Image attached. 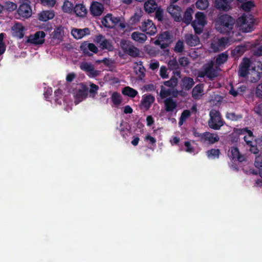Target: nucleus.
<instances>
[{"instance_id": "dca6fc26", "label": "nucleus", "mask_w": 262, "mask_h": 262, "mask_svg": "<svg viewBox=\"0 0 262 262\" xmlns=\"http://www.w3.org/2000/svg\"><path fill=\"white\" fill-rule=\"evenodd\" d=\"M220 140L219 135L216 133H211L209 132L204 133L203 143H207L209 144H213Z\"/></svg>"}, {"instance_id": "9b49d317", "label": "nucleus", "mask_w": 262, "mask_h": 262, "mask_svg": "<svg viewBox=\"0 0 262 262\" xmlns=\"http://www.w3.org/2000/svg\"><path fill=\"white\" fill-rule=\"evenodd\" d=\"M80 49L84 55L89 57L92 56L93 54L90 53L89 51L94 53H97L98 52V49L94 43H89L88 41L83 42L80 46Z\"/></svg>"}, {"instance_id": "4c0bfd02", "label": "nucleus", "mask_w": 262, "mask_h": 262, "mask_svg": "<svg viewBox=\"0 0 262 262\" xmlns=\"http://www.w3.org/2000/svg\"><path fill=\"white\" fill-rule=\"evenodd\" d=\"M100 48L102 50L107 49L108 51H112L113 49L111 41L106 38L103 39L102 43H100Z\"/></svg>"}, {"instance_id": "f257e3e1", "label": "nucleus", "mask_w": 262, "mask_h": 262, "mask_svg": "<svg viewBox=\"0 0 262 262\" xmlns=\"http://www.w3.org/2000/svg\"><path fill=\"white\" fill-rule=\"evenodd\" d=\"M235 23V20L231 16L225 14L217 17L215 27L221 33L230 36L233 33Z\"/></svg>"}, {"instance_id": "49530a36", "label": "nucleus", "mask_w": 262, "mask_h": 262, "mask_svg": "<svg viewBox=\"0 0 262 262\" xmlns=\"http://www.w3.org/2000/svg\"><path fill=\"white\" fill-rule=\"evenodd\" d=\"M62 91L60 89L56 90L54 92L55 101L56 103L60 105H61L62 103L61 100L62 96Z\"/></svg>"}, {"instance_id": "8fccbe9b", "label": "nucleus", "mask_w": 262, "mask_h": 262, "mask_svg": "<svg viewBox=\"0 0 262 262\" xmlns=\"http://www.w3.org/2000/svg\"><path fill=\"white\" fill-rule=\"evenodd\" d=\"M73 8V4L69 1H66L64 2L63 5L62 6V9L65 12H70L72 11Z\"/></svg>"}, {"instance_id": "39448f33", "label": "nucleus", "mask_w": 262, "mask_h": 262, "mask_svg": "<svg viewBox=\"0 0 262 262\" xmlns=\"http://www.w3.org/2000/svg\"><path fill=\"white\" fill-rule=\"evenodd\" d=\"M262 76V63L258 61L253 63L249 72V79L251 82H256Z\"/></svg>"}, {"instance_id": "c85d7f7f", "label": "nucleus", "mask_w": 262, "mask_h": 262, "mask_svg": "<svg viewBox=\"0 0 262 262\" xmlns=\"http://www.w3.org/2000/svg\"><path fill=\"white\" fill-rule=\"evenodd\" d=\"M63 31L61 26L56 28L51 34L53 39L61 41L63 39Z\"/></svg>"}, {"instance_id": "9d476101", "label": "nucleus", "mask_w": 262, "mask_h": 262, "mask_svg": "<svg viewBox=\"0 0 262 262\" xmlns=\"http://www.w3.org/2000/svg\"><path fill=\"white\" fill-rule=\"evenodd\" d=\"M155 101V98L152 94H144L142 96L139 107L141 110L147 111L150 108Z\"/></svg>"}, {"instance_id": "6ab92c4d", "label": "nucleus", "mask_w": 262, "mask_h": 262, "mask_svg": "<svg viewBox=\"0 0 262 262\" xmlns=\"http://www.w3.org/2000/svg\"><path fill=\"white\" fill-rule=\"evenodd\" d=\"M229 39L227 37H221L216 42L211 43V47L214 51H218L220 48H225L228 44Z\"/></svg>"}, {"instance_id": "ddd939ff", "label": "nucleus", "mask_w": 262, "mask_h": 262, "mask_svg": "<svg viewBox=\"0 0 262 262\" xmlns=\"http://www.w3.org/2000/svg\"><path fill=\"white\" fill-rule=\"evenodd\" d=\"M80 68L83 71L89 73V76L95 77L99 74V71L94 69V66L87 62H82L80 64Z\"/></svg>"}, {"instance_id": "412c9836", "label": "nucleus", "mask_w": 262, "mask_h": 262, "mask_svg": "<svg viewBox=\"0 0 262 262\" xmlns=\"http://www.w3.org/2000/svg\"><path fill=\"white\" fill-rule=\"evenodd\" d=\"M54 16L55 14L53 10H45L38 13V19L40 21H47L53 19Z\"/></svg>"}, {"instance_id": "4d7b16f0", "label": "nucleus", "mask_w": 262, "mask_h": 262, "mask_svg": "<svg viewBox=\"0 0 262 262\" xmlns=\"http://www.w3.org/2000/svg\"><path fill=\"white\" fill-rule=\"evenodd\" d=\"M179 62L181 66L186 67L189 64V60L187 57L183 56L179 58Z\"/></svg>"}, {"instance_id": "4468645a", "label": "nucleus", "mask_w": 262, "mask_h": 262, "mask_svg": "<svg viewBox=\"0 0 262 262\" xmlns=\"http://www.w3.org/2000/svg\"><path fill=\"white\" fill-rule=\"evenodd\" d=\"M142 30L143 32L149 35H154L157 32V28L152 21L148 19L144 21L142 25Z\"/></svg>"}, {"instance_id": "6e6552de", "label": "nucleus", "mask_w": 262, "mask_h": 262, "mask_svg": "<svg viewBox=\"0 0 262 262\" xmlns=\"http://www.w3.org/2000/svg\"><path fill=\"white\" fill-rule=\"evenodd\" d=\"M45 36L46 33L43 31H37L34 35H30L27 41L34 45H42L45 41Z\"/></svg>"}, {"instance_id": "f704fd0d", "label": "nucleus", "mask_w": 262, "mask_h": 262, "mask_svg": "<svg viewBox=\"0 0 262 262\" xmlns=\"http://www.w3.org/2000/svg\"><path fill=\"white\" fill-rule=\"evenodd\" d=\"M228 55L226 53H222L218 55L215 59L217 65L220 66L224 64L228 59Z\"/></svg>"}, {"instance_id": "e2e57ef3", "label": "nucleus", "mask_w": 262, "mask_h": 262, "mask_svg": "<svg viewBox=\"0 0 262 262\" xmlns=\"http://www.w3.org/2000/svg\"><path fill=\"white\" fill-rule=\"evenodd\" d=\"M250 147V151L255 155L259 154V149L257 147V145L255 143L254 144L253 143L251 144V145H248Z\"/></svg>"}, {"instance_id": "473e14b6", "label": "nucleus", "mask_w": 262, "mask_h": 262, "mask_svg": "<svg viewBox=\"0 0 262 262\" xmlns=\"http://www.w3.org/2000/svg\"><path fill=\"white\" fill-rule=\"evenodd\" d=\"M192 9L189 8H187L184 12L182 20L186 24H189L192 20Z\"/></svg>"}, {"instance_id": "6e6d98bb", "label": "nucleus", "mask_w": 262, "mask_h": 262, "mask_svg": "<svg viewBox=\"0 0 262 262\" xmlns=\"http://www.w3.org/2000/svg\"><path fill=\"white\" fill-rule=\"evenodd\" d=\"M6 7L7 10L9 11H13L17 9V6L16 4L12 2L8 1L6 3Z\"/></svg>"}, {"instance_id": "864d4df0", "label": "nucleus", "mask_w": 262, "mask_h": 262, "mask_svg": "<svg viewBox=\"0 0 262 262\" xmlns=\"http://www.w3.org/2000/svg\"><path fill=\"white\" fill-rule=\"evenodd\" d=\"M254 6L253 2L252 1H248L242 4V8L245 11H250L251 8Z\"/></svg>"}, {"instance_id": "cd10ccee", "label": "nucleus", "mask_w": 262, "mask_h": 262, "mask_svg": "<svg viewBox=\"0 0 262 262\" xmlns=\"http://www.w3.org/2000/svg\"><path fill=\"white\" fill-rule=\"evenodd\" d=\"M74 11L76 15L84 17L87 14V9L82 4H76L74 8Z\"/></svg>"}, {"instance_id": "69168bd1", "label": "nucleus", "mask_w": 262, "mask_h": 262, "mask_svg": "<svg viewBox=\"0 0 262 262\" xmlns=\"http://www.w3.org/2000/svg\"><path fill=\"white\" fill-rule=\"evenodd\" d=\"M254 166L259 169H262V158L260 157L256 156L254 162Z\"/></svg>"}, {"instance_id": "f3484780", "label": "nucleus", "mask_w": 262, "mask_h": 262, "mask_svg": "<svg viewBox=\"0 0 262 262\" xmlns=\"http://www.w3.org/2000/svg\"><path fill=\"white\" fill-rule=\"evenodd\" d=\"M103 10V5L98 2H93L90 6V12L93 16H98L101 15Z\"/></svg>"}, {"instance_id": "a19ab883", "label": "nucleus", "mask_w": 262, "mask_h": 262, "mask_svg": "<svg viewBox=\"0 0 262 262\" xmlns=\"http://www.w3.org/2000/svg\"><path fill=\"white\" fill-rule=\"evenodd\" d=\"M106 15L111 25H112V28L120 21V18L119 17H114L111 13H108Z\"/></svg>"}, {"instance_id": "603ef678", "label": "nucleus", "mask_w": 262, "mask_h": 262, "mask_svg": "<svg viewBox=\"0 0 262 262\" xmlns=\"http://www.w3.org/2000/svg\"><path fill=\"white\" fill-rule=\"evenodd\" d=\"M171 90L170 89H165V88L162 85L161 86V91L160 96L161 98H165L171 95Z\"/></svg>"}, {"instance_id": "0eeeda50", "label": "nucleus", "mask_w": 262, "mask_h": 262, "mask_svg": "<svg viewBox=\"0 0 262 262\" xmlns=\"http://www.w3.org/2000/svg\"><path fill=\"white\" fill-rule=\"evenodd\" d=\"M17 10L18 14L24 18H28L32 15V12L30 6V2L28 0H23Z\"/></svg>"}, {"instance_id": "680f3d73", "label": "nucleus", "mask_w": 262, "mask_h": 262, "mask_svg": "<svg viewBox=\"0 0 262 262\" xmlns=\"http://www.w3.org/2000/svg\"><path fill=\"white\" fill-rule=\"evenodd\" d=\"M184 145L186 147L185 149V151L189 153H192L194 152V149L189 141H185L184 142Z\"/></svg>"}, {"instance_id": "774afa93", "label": "nucleus", "mask_w": 262, "mask_h": 262, "mask_svg": "<svg viewBox=\"0 0 262 262\" xmlns=\"http://www.w3.org/2000/svg\"><path fill=\"white\" fill-rule=\"evenodd\" d=\"M254 112L257 115L262 116V103L258 104L254 107Z\"/></svg>"}, {"instance_id": "13d9d810", "label": "nucleus", "mask_w": 262, "mask_h": 262, "mask_svg": "<svg viewBox=\"0 0 262 262\" xmlns=\"http://www.w3.org/2000/svg\"><path fill=\"white\" fill-rule=\"evenodd\" d=\"M160 75L163 78H167L168 77L167 74V69L165 66H161L160 69Z\"/></svg>"}, {"instance_id": "3c124183", "label": "nucleus", "mask_w": 262, "mask_h": 262, "mask_svg": "<svg viewBox=\"0 0 262 262\" xmlns=\"http://www.w3.org/2000/svg\"><path fill=\"white\" fill-rule=\"evenodd\" d=\"M99 89V86L94 84V83H91L90 84V89L89 90L90 93V97L92 98H94L96 94L97 93V91Z\"/></svg>"}, {"instance_id": "c03bdc74", "label": "nucleus", "mask_w": 262, "mask_h": 262, "mask_svg": "<svg viewBox=\"0 0 262 262\" xmlns=\"http://www.w3.org/2000/svg\"><path fill=\"white\" fill-rule=\"evenodd\" d=\"M245 51V47L244 46H238L236 47L232 51V54L235 56H241Z\"/></svg>"}, {"instance_id": "1a4fd4ad", "label": "nucleus", "mask_w": 262, "mask_h": 262, "mask_svg": "<svg viewBox=\"0 0 262 262\" xmlns=\"http://www.w3.org/2000/svg\"><path fill=\"white\" fill-rule=\"evenodd\" d=\"M81 88L76 91L74 95V103L77 104L85 99L88 95V88L83 83H80Z\"/></svg>"}, {"instance_id": "338daca9", "label": "nucleus", "mask_w": 262, "mask_h": 262, "mask_svg": "<svg viewBox=\"0 0 262 262\" xmlns=\"http://www.w3.org/2000/svg\"><path fill=\"white\" fill-rule=\"evenodd\" d=\"M102 24L106 28H112V25H111L110 22L107 17V15L102 18L101 20Z\"/></svg>"}, {"instance_id": "ea45409f", "label": "nucleus", "mask_w": 262, "mask_h": 262, "mask_svg": "<svg viewBox=\"0 0 262 262\" xmlns=\"http://www.w3.org/2000/svg\"><path fill=\"white\" fill-rule=\"evenodd\" d=\"M195 17L197 20L198 24L203 26L205 25V16L203 12H198L195 15Z\"/></svg>"}, {"instance_id": "a878e982", "label": "nucleus", "mask_w": 262, "mask_h": 262, "mask_svg": "<svg viewBox=\"0 0 262 262\" xmlns=\"http://www.w3.org/2000/svg\"><path fill=\"white\" fill-rule=\"evenodd\" d=\"M157 7L158 5L154 0H147L144 4V10L148 13L155 12Z\"/></svg>"}, {"instance_id": "79ce46f5", "label": "nucleus", "mask_w": 262, "mask_h": 262, "mask_svg": "<svg viewBox=\"0 0 262 262\" xmlns=\"http://www.w3.org/2000/svg\"><path fill=\"white\" fill-rule=\"evenodd\" d=\"M226 118L231 121H236L242 118L241 115H237L233 112H227L226 114Z\"/></svg>"}, {"instance_id": "aec40b11", "label": "nucleus", "mask_w": 262, "mask_h": 262, "mask_svg": "<svg viewBox=\"0 0 262 262\" xmlns=\"http://www.w3.org/2000/svg\"><path fill=\"white\" fill-rule=\"evenodd\" d=\"M231 155L230 156L232 160H236L239 162L246 160V158L244 155L241 154L238 148L236 147H231L230 148Z\"/></svg>"}, {"instance_id": "393cba45", "label": "nucleus", "mask_w": 262, "mask_h": 262, "mask_svg": "<svg viewBox=\"0 0 262 262\" xmlns=\"http://www.w3.org/2000/svg\"><path fill=\"white\" fill-rule=\"evenodd\" d=\"M165 110L167 112H172L176 110L177 104L172 98L169 97L166 98L164 101Z\"/></svg>"}, {"instance_id": "2f4dec72", "label": "nucleus", "mask_w": 262, "mask_h": 262, "mask_svg": "<svg viewBox=\"0 0 262 262\" xmlns=\"http://www.w3.org/2000/svg\"><path fill=\"white\" fill-rule=\"evenodd\" d=\"M111 100L114 105L118 106L121 103L122 98L120 93L117 92H114L112 94Z\"/></svg>"}, {"instance_id": "bb28decb", "label": "nucleus", "mask_w": 262, "mask_h": 262, "mask_svg": "<svg viewBox=\"0 0 262 262\" xmlns=\"http://www.w3.org/2000/svg\"><path fill=\"white\" fill-rule=\"evenodd\" d=\"M194 84L193 79L189 77H184L182 79V88L185 90H190Z\"/></svg>"}, {"instance_id": "bf43d9fd", "label": "nucleus", "mask_w": 262, "mask_h": 262, "mask_svg": "<svg viewBox=\"0 0 262 262\" xmlns=\"http://www.w3.org/2000/svg\"><path fill=\"white\" fill-rule=\"evenodd\" d=\"M40 3L45 6L53 7L56 3V1L55 0H40Z\"/></svg>"}, {"instance_id": "0e129e2a", "label": "nucleus", "mask_w": 262, "mask_h": 262, "mask_svg": "<svg viewBox=\"0 0 262 262\" xmlns=\"http://www.w3.org/2000/svg\"><path fill=\"white\" fill-rule=\"evenodd\" d=\"M193 135L199 138L198 141H200L202 143V141L203 139L204 133L201 134L197 131V130L195 128H193L192 130Z\"/></svg>"}, {"instance_id": "c756f323", "label": "nucleus", "mask_w": 262, "mask_h": 262, "mask_svg": "<svg viewBox=\"0 0 262 262\" xmlns=\"http://www.w3.org/2000/svg\"><path fill=\"white\" fill-rule=\"evenodd\" d=\"M132 38L139 43H143L147 39L146 35L142 33L134 32L132 34Z\"/></svg>"}, {"instance_id": "b1692460", "label": "nucleus", "mask_w": 262, "mask_h": 262, "mask_svg": "<svg viewBox=\"0 0 262 262\" xmlns=\"http://www.w3.org/2000/svg\"><path fill=\"white\" fill-rule=\"evenodd\" d=\"M246 60L244 63H242L239 67L238 75L242 77H245L248 74L249 75L250 60L248 58H245Z\"/></svg>"}, {"instance_id": "20e7f679", "label": "nucleus", "mask_w": 262, "mask_h": 262, "mask_svg": "<svg viewBox=\"0 0 262 262\" xmlns=\"http://www.w3.org/2000/svg\"><path fill=\"white\" fill-rule=\"evenodd\" d=\"M210 119L208 121L210 128L214 130H219L224 125V121L222 119L220 112L215 110H211L209 113Z\"/></svg>"}, {"instance_id": "5701e85b", "label": "nucleus", "mask_w": 262, "mask_h": 262, "mask_svg": "<svg viewBox=\"0 0 262 262\" xmlns=\"http://www.w3.org/2000/svg\"><path fill=\"white\" fill-rule=\"evenodd\" d=\"M90 30L88 28H85L81 29H73L72 30L71 34L73 37L75 39H79L82 38L86 34H89Z\"/></svg>"}, {"instance_id": "a211bd4d", "label": "nucleus", "mask_w": 262, "mask_h": 262, "mask_svg": "<svg viewBox=\"0 0 262 262\" xmlns=\"http://www.w3.org/2000/svg\"><path fill=\"white\" fill-rule=\"evenodd\" d=\"M232 0H215V7L220 10L227 11L230 8V4Z\"/></svg>"}, {"instance_id": "5fc2aeb1", "label": "nucleus", "mask_w": 262, "mask_h": 262, "mask_svg": "<svg viewBox=\"0 0 262 262\" xmlns=\"http://www.w3.org/2000/svg\"><path fill=\"white\" fill-rule=\"evenodd\" d=\"M155 15L156 18L159 21H162L163 20V10L161 7H157Z\"/></svg>"}, {"instance_id": "f8f14e48", "label": "nucleus", "mask_w": 262, "mask_h": 262, "mask_svg": "<svg viewBox=\"0 0 262 262\" xmlns=\"http://www.w3.org/2000/svg\"><path fill=\"white\" fill-rule=\"evenodd\" d=\"M167 12L171 15L176 21H182V9L178 5H169L167 8Z\"/></svg>"}, {"instance_id": "58836bf2", "label": "nucleus", "mask_w": 262, "mask_h": 262, "mask_svg": "<svg viewBox=\"0 0 262 262\" xmlns=\"http://www.w3.org/2000/svg\"><path fill=\"white\" fill-rule=\"evenodd\" d=\"M131 57H136L139 56L140 53L139 49L135 47L134 45L129 48L127 52L125 53Z\"/></svg>"}, {"instance_id": "2eb2a0df", "label": "nucleus", "mask_w": 262, "mask_h": 262, "mask_svg": "<svg viewBox=\"0 0 262 262\" xmlns=\"http://www.w3.org/2000/svg\"><path fill=\"white\" fill-rule=\"evenodd\" d=\"M25 29V27L20 23H15L11 28L13 36L19 39L23 38Z\"/></svg>"}, {"instance_id": "423d86ee", "label": "nucleus", "mask_w": 262, "mask_h": 262, "mask_svg": "<svg viewBox=\"0 0 262 262\" xmlns=\"http://www.w3.org/2000/svg\"><path fill=\"white\" fill-rule=\"evenodd\" d=\"M170 39V33L167 31H164L158 35L155 44L160 46L161 49H165L169 46L171 43Z\"/></svg>"}, {"instance_id": "7c9ffc66", "label": "nucleus", "mask_w": 262, "mask_h": 262, "mask_svg": "<svg viewBox=\"0 0 262 262\" xmlns=\"http://www.w3.org/2000/svg\"><path fill=\"white\" fill-rule=\"evenodd\" d=\"M122 93L123 95L127 96L132 98H135L138 94L137 91L128 86L123 88Z\"/></svg>"}, {"instance_id": "72a5a7b5", "label": "nucleus", "mask_w": 262, "mask_h": 262, "mask_svg": "<svg viewBox=\"0 0 262 262\" xmlns=\"http://www.w3.org/2000/svg\"><path fill=\"white\" fill-rule=\"evenodd\" d=\"M203 92V85L202 84H198L192 91V96L193 98H198L199 95Z\"/></svg>"}, {"instance_id": "052dcab7", "label": "nucleus", "mask_w": 262, "mask_h": 262, "mask_svg": "<svg viewBox=\"0 0 262 262\" xmlns=\"http://www.w3.org/2000/svg\"><path fill=\"white\" fill-rule=\"evenodd\" d=\"M255 94L257 98H262V82L257 85Z\"/></svg>"}, {"instance_id": "a18cd8bd", "label": "nucleus", "mask_w": 262, "mask_h": 262, "mask_svg": "<svg viewBox=\"0 0 262 262\" xmlns=\"http://www.w3.org/2000/svg\"><path fill=\"white\" fill-rule=\"evenodd\" d=\"M133 45L131 43V42L124 39L122 40L120 42L121 48L124 53H126L128 49L130 48L131 46Z\"/></svg>"}, {"instance_id": "4be33fe9", "label": "nucleus", "mask_w": 262, "mask_h": 262, "mask_svg": "<svg viewBox=\"0 0 262 262\" xmlns=\"http://www.w3.org/2000/svg\"><path fill=\"white\" fill-rule=\"evenodd\" d=\"M185 39L186 44L191 47L197 46L200 42L199 37L192 34H186L185 35Z\"/></svg>"}, {"instance_id": "7ed1b4c3", "label": "nucleus", "mask_w": 262, "mask_h": 262, "mask_svg": "<svg viewBox=\"0 0 262 262\" xmlns=\"http://www.w3.org/2000/svg\"><path fill=\"white\" fill-rule=\"evenodd\" d=\"M217 76V67H214V62L212 61L204 64L202 67V71L198 73L199 77L204 78L206 76L210 80H213Z\"/></svg>"}, {"instance_id": "09e8293b", "label": "nucleus", "mask_w": 262, "mask_h": 262, "mask_svg": "<svg viewBox=\"0 0 262 262\" xmlns=\"http://www.w3.org/2000/svg\"><path fill=\"white\" fill-rule=\"evenodd\" d=\"M184 49V46L183 41L181 40H179L177 42V43L174 46V52L176 53H182Z\"/></svg>"}, {"instance_id": "f03ea898", "label": "nucleus", "mask_w": 262, "mask_h": 262, "mask_svg": "<svg viewBox=\"0 0 262 262\" xmlns=\"http://www.w3.org/2000/svg\"><path fill=\"white\" fill-rule=\"evenodd\" d=\"M236 22L243 32H250L253 30L255 19L252 15L244 14L237 19Z\"/></svg>"}, {"instance_id": "c9c22d12", "label": "nucleus", "mask_w": 262, "mask_h": 262, "mask_svg": "<svg viewBox=\"0 0 262 262\" xmlns=\"http://www.w3.org/2000/svg\"><path fill=\"white\" fill-rule=\"evenodd\" d=\"M178 83V80L177 77H176L175 76H172L171 78L167 81H165L163 82L164 84L169 88H176Z\"/></svg>"}, {"instance_id": "e433bc0d", "label": "nucleus", "mask_w": 262, "mask_h": 262, "mask_svg": "<svg viewBox=\"0 0 262 262\" xmlns=\"http://www.w3.org/2000/svg\"><path fill=\"white\" fill-rule=\"evenodd\" d=\"M206 154L209 158L215 159L219 157L221 152L219 149L212 148L207 150Z\"/></svg>"}, {"instance_id": "de8ad7c7", "label": "nucleus", "mask_w": 262, "mask_h": 262, "mask_svg": "<svg viewBox=\"0 0 262 262\" xmlns=\"http://www.w3.org/2000/svg\"><path fill=\"white\" fill-rule=\"evenodd\" d=\"M168 67L170 70H176L179 68V64L176 59H170L168 62Z\"/></svg>"}, {"instance_id": "37998d69", "label": "nucleus", "mask_w": 262, "mask_h": 262, "mask_svg": "<svg viewBox=\"0 0 262 262\" xmlns=\"http://www.w3.org/2000/svg\"><path fill=\"white\" fill-rule=\"evenodd\" d=\"M208 0H198L195 3L196 7L200 10H205L208 6Z\"/></svg>"}]
</instances>
